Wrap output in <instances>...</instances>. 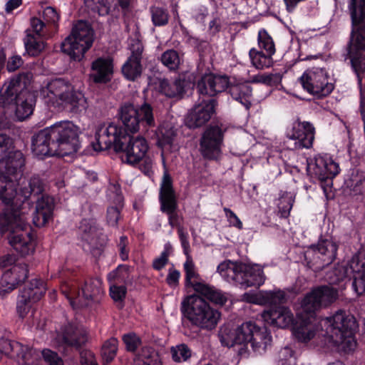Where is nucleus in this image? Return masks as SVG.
I'll return each mask as SVG.
<instances>
[{
  "mask_svg": "<svg viewBox=\"0 0 365 365\" xmlns=\"http://www.w3.org/2000/svg\"><path fill=\"white\" fill-rule=\"evenodd\" d=\"M337 297V289L327 285L318 287L306 294L297 312L299 321L292 330L298 342L343 352L355 349L354 331L356 323L353 316L340 309L320 320L316 317L317 310L333 303Z\"/></svg>",
  "mask_w": 365,
  "mask_h": 365,
  "instance_id": "obj_1",
  "label": "nucleus"
},
{
  "mask_svg": "<svg viewBox=\"0 0 365 365\" xmlns=\"http://www.w3.org/2000/svg\"><path fill=\"white\" fill-rule=\"evenodd\" d=\"M9 175V173L6 170L0 173V199L5 204L22 202L24 207L20 210L0 214V232L17 252L22 256H26L34 252L35 241L28 230V215L23 210L29 205V202L26 200L31 195L42 194L44 184L39 177L33 176L29 180L22 181L17 190Z\"/></svg>",
  "mask_w": 365,
  "mask_h": 365,
  "instance_id": "obj_2",
  "label": "nucleus"
},
{
  "mask_svg": "<svg viewBox=\"0 0 365 365\" xmlns=\"http://www.w3.org/2000/svg\"><path fill=\"white\" fill-rule=\"evenodd\" d=\"M351 32L347 43V58L359 81L365 72V0H350Z\"/></svg>",
  "mask_w": 365,
  "mask_h": 365,
  "instance_id": "obj_3",
  "label": "nucleus"
},
{
  "mask_svg": "<svg viewBox=\"0 0 365 365\" xmlns=\"http://www.w3.org/2000/svg\"><path fill=\"white\" fill-rule=\"evenodd\" d=\"M217 272L226 282L245 289L259 287L264 282L262 269L258 264L225 260L217 266Z\"/></svg>",
  "mask_w": 365,
  "mask_h": 365,
  "instance_id": "obj_4",
  "label": "nucleus"
},
{
  "mask_svg": "<svg viewBox=\"0 0 365 365\" xmlns=\"http://www.w3.org/2000/svg\"><path fill=\"white\" fill-rule=\"evenodd\" d=\"M182 311L190 323L198 328L214 329L220 319V313L197 294L187 296L182 302Z\"/></svg>",
  "mask_w": 365,
  "mask_h": 365,
  "instance_id": "obj_5",
  "label": "nucleus"
},
{
  "mask_svg": "<svg viewBox=\"0 0 365 365\" xmlns=\"http://www.w3.org/2000/svg\"><path fill=\"white\" fill-rule=\"evenodd\" d=\"M93 40L94 31L91 24L79 20L73 24L70 35L62 42L61 48L71 59L80 61L92 46Z\"/></svg>",
  "mask_w": 365,
  "mask_h": 365,
  "instance_id": "obj_6",
  "label": "nucleus"
},
{
  "mask_svg": "<svg viewBox=\"0 0 365 365\" xmlns=\"http://www.w3.org/2000/svg\"><path fill=\"white\" fill-rule=\"evenodd\" d=\"M353 278L352 287L357 295L365 293V250H359L346 264H338L329 274L331 284Z\"/></svg>",
  "mask_w": 365,
  "mask_h": 365,
  "instance_id": "obj_7",
  "label": "nucleus"
},
{
  "mask_svg": "<svg viewBox=\"0 0 365 365\" xmlns=\"http://www.w3.org/2000/svg\"><path fill=\"white\" fill-rule=\"evenodd\" d=\"M61 291L73 309L87 306L93 298L103 293L102 280L98 277L86 282L81 289L75 280L65 282L61 286Z\"/></svg>",
  "mask_w": 365,
  "mask_h": 365,
  "instance_id": "obj_8",
  "label": "nucleus"
},
{
  "mask_svg": "<svg viewBox=\"0 0 365 365\" xmlns=\"http://www.w3.org/2000/svg\"><path fill=\"white\" fill-rule=\"evenodd\" d=\"M36 103L34 93H0V114H14L22 121L33 113Z\"/></svg>",
  "mask_w": 365,
  "mask_h": 365,
  "instance_id": "obj_9",
  "label": "nucleus"
},
{
  "mask_svg": "<svg viewBox=\"0 0 365 365\" xmlns=\"http://www.w3.org/2000/svg\"><path fill=\"white\" fill-rule=\"evenodd\" d=\"M54 143L58 149V155H69L76 153L80 147L78 135L80 128L71 121H59L49 127Z\"/></svg>",
  "mask_w": 365,
  "mask_h": 365,
  "instance_id": "obj_10",
  "label": "nucleus"
},
{
  "mask_svg": "<svg viewBox=\"0 0 365 365\" xmlns=\"http://www.w3.org/2000/svg\"><path fill=\"white\" fill-rule=\"evenodd\" d=\"M125 129L113 123H99L96 125L95 141L91 143L94 150L102 151L114 148L119 152L122 148V142L126 140Z\"/></svg>",
  "mask_w": 365,
  "mask_h": 365,
  "instance_id": "obj_11",
  "label": "nucleus"
},
{
  "mask_svg": "<svg viewBox=\"0 0 365 365\" xmlns=\"http://www.w3.org/2000/svg\"><path fill=\"white\" fill-rule=\"evenodd\" d=\"M14 260L11 255H6L0 259V267L6 269L0 279V297L16 289L27 277L26 264H13Z\"/></svg>",
  "mask_w": 365,
  "mask_h": 365,
  "instance_id": "obj_12",
  "label": "nucleus"
},
{
  "mask_svg": "<svg viewBox=\"0 0 365 365\" xmlns=\"http://www.w3.org/2000/svg\"><path fill=\"white\" fill-rule=\"evenodd\" d=\"M120 116L125 129L133 133L139 130L140 125L155 126L153 108L148 103H144L139 109L125 103L120 108Z\"/></svg>",
  "mask_w": 365,
  "mask_h": 365,
  "instance_id": "obj_13",
  "label": "nucleus"
},
{
  "mask_svg": "<svg viewBox=\"0 0 365 365\" xmlns=\"http://www.w3.org/2000/svg\"><path fill=\"white\" fill-rule=\"evenodd\" d=\"M242 334L245 335L243 348L239 349V354L242 355L250 345L252 350L259 355L264 354L271 346L272 337L266 327L257 326L255 322H247L244 323Z\"/></svg>",
  "mask_w": 365,
  "mask_h": 365,
  "instance_id": "obj_14",
  "label": "nucleus"
},
{
  "mask_svg": "<svg viewBox=\"0 0 365 365\" xmlns=\"http://www.w3.org/2000/svg\"><path fill=\"white\" fill-rule=\"evenodd\" d=\"M88 332L82 327L67 323L57 332L53 344L59 351L66 353L68 348L78 349L88 341Z\"/></svg>",
  "mask_w": 365,
  "mask_h": 365,
  "instance_id": "obj_15",
  "label": "nucleus"
},
{
  "mask_svg": "<svg viewBox=\"0 0 365 365\" xmlns=\"http://www.w3.org/2000/svg\"><path fill=\"white\" fill-rule=\"evenodd\" d=\"M200 94L198 102L188 112L185 118V124L190 128L204 125L215 113L216 101L211 96H208L207 93H200Z\"/></svg>",
  "mask_w": 365,
  "mask_h": 365,
  "instance_id": "obj_16",
  "label": "nucleus"
},
{
  "mask_svg": "<svg viewBox=\"0 0 365 365\" xmlns=\"http://www.w3.org/2000/svg\"><path fill=\"white\" fill-rule=\"evenodd\" d=\"M225 130L218 125H210L202 133L200 150L207 159H217L221 153Z\"/></svg>",
  "mask_w": 365,
  "mask_h": 365,
  "instance_id": "obj_17",
  "label": "nucleus"
},
{
  "mask_svg": "<svg viewBox=\"0 0 365 365\" xmlns=\"http://www.w3.org/2000/svg\"><path fill=\"white\" fill-rule=\"evenodd\" d=\"M126 140L122 142V148L118 153H122L121 160L123 163L135 165L145 157L149 145L146 139L142 136L131 137L125 133Z\"/></svg>",
  "mask_w": 365,
  "mask_h": 365,
  "instance_id": "obj_18",
  "label": "nucleus"
},
{
  "mask_svg": "<svg viewBox=\"0 0 365 365\" xmlns=\"http://www.w3.org/2000/svg\"><path fill=\"white\" fill-rule=\"evenodd\" d=\"M160 202L161 210L168 215L169 225L173 227L177 226L179 224V216L176 212L178 204L173 188L172 180L167 173L164 175L161 183Z\"/></svg>",
  "mask_w": 365,
  "mask_h": 365,
  "instance_id": "obj_19",
  "label": "nucleus"
},
{
  "mask_svg": "<svg viewBox=\"0 0 365 365\" xmlns=\"http://www.w3.org/2000/svg\"><path fill=\"white\" fill-rule=\"evenodd\" d=\"M315 129L309 122L296 120L287 128V138L294 141V149L309 148L314 139Z\"/></svg>",
  "mask_w": 365,
  "mask_h": 365,
  "instance_id": "obj_20",
  "label": "nucleus"
},
{
  "mask_svg": "<svg viewBox=\"0 0 365 365\" xmlns=\"http://www.w3.org/2000/svg\"><path fill=\"white\" fill-rule=\"evenodd\" d=\"M24 165L23 154L19 150H13L11 138L0 135V169L4 167L7 173H14Z\"/></svg>",
  "mask_w": 365,
  "mask_h": 365,
  "instance_id": "obj_21",
  "label": "nucleus"
},
{
  "mask_svg": "<svg viewBox=\"0 0 365 365\" xmlns=\"http://www.w3.org/2000/svg\"><path fill=\"white\" fill-rule=\"evenodd\" d=\"M339 164L328 154L319 155L307 163L308 173L321 181L335 177L339 173Z\"/></svg>",
  "mask_w": 365,
  "mask_h": 365,
  "instance_id": "obj_22",
  "label": "nucleus"
},
{
  "mask_svg": "<svg viewBox=\"0 0 365 365\" xmlns=\"http://www.w3.org/2000/svg\"><path fill=\"white\" fill-rule=\"evenodd\" d=\"M337 245L331 239H322L306 252V258L312 256L313 264L322 268L332 263L336 256Z\"/></svg>",
  "mask_w": 365,
  "mask_h": 365,
  "instance_id": "obj_23",
  "label": "nucleus"
},
{
  "mask_svg": "<svg viewBox=\"0 0 365 365\" xmlns=\"http://www.w3.org/2000/svg\"><path fill=\"white\" fill-rule=\"evenodd\" d=\"M299 80L306 91H333L334 88L322 70L307 71Z\"/></svg>",
  "mask_w": 365,
  "mask_h": 365,
  "instance_id": "obj_24",
  "label": "nucleus"
},
{
  "mask_svg": "<svg viewBox=\"0 0 365 365\" xmlns=\"http://www.w3.org/2000/svg\"><path fill=\"white\" fill-rule=\"evenodd\" d=\"M49 127L40 130L32 138L33 153L39 157L51 156L58 154L56 145H54L53 135Z\"/></svg>",
  "mask_w": 365,
  "mask_h": 365,
  "instance_id": "obj_25",
  "label": "nucleus"
},
{
  "mask_svg": "<svg viewBox=\"0 0 365 365\" xmlns=\"http://www.w3.org/2000/svg\"><path fill=\"white\" fill-rule=\"evenodd\" d=\"M262 318L267 324L282 329L289 327L294 322L292 312L284 306L272 307L264 310Z\"/></svg>",
  "mask_w": 365,
  "mask_h": 365,
  "instance_id": "obj_26",
  "label": "nucleus"
},
{
  "mask_svg": "<svg viewBox=\"0 0 365 365\" xmlns=\"http://www.w3.org/2000/svg\"><path fill=\"white\" fill-rule=\"evenodd\" d=\"M113 60L111 57H98L92 62L91 78L96 83H107L113 74Z\"/></svg>",
  "mask_w": 365,
  "mask_h": 365,
  "instance_id": "obj_27",
  "label": "nucleus"
},
{
  "mask_svg": "<svg viewBox=\"0 0 365 365\" xmlns=\"http://www.w3.org/2000/svg\"><path fill=\"white\" fill-rule=\"evenodd\" d=\"M46 290L43 281L33 279L20 291L17 300L25 299V304L34 308V304L41 299Z\"/></svg>",
  "mask_w": 365,
  "mask_h": 365,
  "instance_id": "obj_28",
  "label": "nucleus"
},
{
  "mask_svg": "<svg viewBox=\"0 0 365 365\" xmlns=\"http://www.w3.org/2000/svg\"><path fill=\"white\" fill-rule=\"evenodd\" d=\"M54 208L53 199L48 195H42L36 202L33 222L36 227L44 226L52 217Z\"/></svg>",
  "mask_w": 365,
  "mask_h": 365,
  "instance_id": "obj_29",
  "label": "nucleus"
},
{
  "mask_svg": "<svg viewBox=\"0 0 365 365\" xmlns=\"http://www.w3.org/2000/svg\"><path fill=\"white\" fill-rule=\"evenodd\" d=\"M183 270L185 287H191L197 292L205 283L199 274L191 256L186 257V260L183 264Z\"/></svg>",
  "mask_w": 365,
  "mask_h": 365,
  "instance_id": "obj_30",
  "label": "nucleus"
},
{
  "mask_svg": "<svg viewBox=\"0 0 365 365\" xmlns=\"http://www.w3.org/2000/svg\"><path fill=\"white\" fill-rule=\"evenodd\" d=\"M113 192V202L116 206H110L107 210V222L110 226H116L120 219V207L123 204V196L120 187L118 184H110L108 187V196L111 198L110 193Z\"/></svg>",
  "mask_w": 365,
  "mask_h": 365,
  "instance_id": "obj_31",
  "label": "nucleus"
},
{
  "mask_svg": "<svg viewBox=\"0 0 365 365\" xmlns=\"http://www.w3.org/2000/svg\"><path fill=\"white\" fill-rule=\"evenodd\" d=\"M243 327L244 323L233 330L227 327H222L219 333L221 344L227 347L234 346L235 345H241L243 346L245 340V335L242 334Z\"/></svg>",
  "mask_w": 365,
  "mask_h": 365,
  "instance_id": "obj_32",
  "label": "nucleus"
},
{
  "mask_svg": "<svg viewBox=\"0 0 365 365\" xmlns=\"http://www.w3.org/2000/svg\"><path fill=\"white\" fill-rule=\"evenodd\" d=\"M26 36L24 38L25 53L31 57L38 56L45 49L46 43L42 38L34 35L30 30H26Z\"/></svg>",
  "mask_w": 365,
  "mask_h": 365,
  "instance_id": "obj_33",
  "label": "nucleus"
},
{
  "mask_svg": "<svg viewBox=\"0 0 365 365\" xmlns=\"http://www.w3.org/2000/svg\"><path fill=\"white\" fill-rule=\"evenodd\" d=\"M65 94V108L71 113L85 111L88 108L87 98L83 93H62Z\"/></svg>",
  "mask_w": 365,
  "mask_h": 365,
  "instance_id": "obj_34",
  "label": "nucleus"
},
{
  "mask_svg": "<svg viewBox=\"0 0 365 365\" xmlns=\"http://www.w3.org/2000/svg\"><path fill=\"white\" fill-rule=\"evenodd\" d=\"M200 297L205 298L212 303L224 305L229 299V294L214 286L205 284L197 292Z\"/></svg>",
  "mask_w": 365,
  "mask_h": 365,
  "instance_id": "obj_35",
  "label": "nucleus"
},
{
  "mask_svg": "<svg viewBox=\"0 0 365 365\" xmlns=\"http://www.w3.org/2000/svg\"><path fill=\"white\" fill-rule=\"evenodd\" d=\"M345 183L356 194L365 193V172L356 169L351 170Z\"/></svg>",
  "mask_w": 365,
  "mask_h": 365,
  "instance_id": "obj_36",
  "label": "nucleus"
},
{
  "mask_svg": "<svg viewBox=\"0 0 365 365\" xmlns=\"http://www.w3.org/2000/svg\"><path fill=\"white\" fill-rule=\"evenodd\" d=\"M32 80L31 73H21L11 78L4 91H29V86Z\"/></svg>",
  "mask_w": 365,
  "mask_h": 365,
  "instance_id": "obj_37",
  "label": "nucleus"
},
{
  "mask_svg": "<svg viewBox=\"0 0 365 365\" xmlns=\"http://www.w3.org/2000/svg\"><path fill=\"white\" fill-rule=\"evenodd\" d=\"M155 135L157 144L159 147L163 150L172 148L176 135L173 127L170 125H160L158 128Z\"/></svg>",
  "mask_w": 365,
  "mask_h": 365,
  "instance_id": "obj_38",
  "label": "nucleus"
},
{
  "mask_svg": "<svg viewBox=\"0 0 365 365\" xmlns=\"http://www.w3.org/2000/svg\"><path fill=\"white\" fill-rule=\"evenodd\" d=\"M249 57L252 66L257 69L271 67L273 64L272 55L252 48L249 51Z\"/></svg>",
  "mask_w": 365,
  "mask_h": 365,
  "instance_id": "obj_39",
  "label": "nucleus"
},
{
  "mask_svg": "<svg viewBox=\"0 0 365 365\" xmlns=\"http://www.w3.org/2000/svg\"><path fill=\"white\" fill-rule=\"evenodd\" d=\"M174 84L177 88V91H193L197 88L196 76L192 73L185 72L178 75L175 80Z\"/></svg>",
  "mask_w": 365,
  "mask_h": 365,
  "instance_id": "obj_40",
  "label": "nucleus"
},
{
  "mask_svg": "<svg viewBox=\"0 0 365 365\" xmlns=\"http://www.w3.org/2000/svg\"><path fill=\"white\" fill-rule=\"evenodd\" d=\"M151 21L155 27L165 26L169 23L170 14L168 9L162 6L150 7Z\"/></svg>",
  "mask_w": 365,
  "mask_h": 365,
  "instance_id": "obj_41",
  "label": "nucleus"
},
{
  "mask_svg": "<svg viewBox=\"0 0 365 365\" xmlns=\"http://www.w3.org/2000/svg\"><path fill=\"white\" fill-rule=\"evenodd\" d=\"M44 103L51 111H60L65 108V94L62 93H43Z\"/></svg>",
  "mask_w": 365,
  "mask_h": 365,
  "instance_id": "obj_42",
  "label": "nucleus"
},
{
  "mask_svg": "<svg viewBox=\"0 0 365 365\" xmlns=\"http://www.w3.org/2000/svg\"><path fill=\"white\" fill-rule=\"evenodd\" d=\"M135 365H162L158 353L150 347L143 348L138 356Z\"/></svg>",
  "mask_w": 365,
  "mask_h": 365,
  "instance_id": "obj_43",
  "label": "nucleus"
},
{
  "mask_svg": "<svg viewBox=\"0 0 365 365\" xmlns=\"http://www.w3.org/2000/svg\"><path fill=\"white\" fill-rule=\"evenodd\" d=\"M257 43L260 51H264L269 55H274L276 52L275 44L272 37L265 29H261L257 34Z\"/></svg>",
  "mask_w": 365,
  "mask_h": 365,
  "instance_id": "obj_44",
  "label": "nucleus"
},
{
  "mask_svg": "<svg viewBox=\"0 0 365 365\" xmlns=\"http://www.w3.org/2000/svg\"><path fill=\"white\" fill-rule=\"evenodd\" d=\"M93 220L83 219L79 226V235L82 240L91 244L96 235L97 229Z\"/></svg>",
  "mask_w": 365,
  "mask_h": 365,
  "instance_id": "obj_45",
  "label": "nucleus"
},
{
  "mask_svg": "<svg viewBox=\"0 0 365 365\" xmlns=\"http://www.w3.org/2000/svg\"><path fill=\"white\" fill-rule=\"evenodd\" d=\"M160 61L170 71H177L180 64L179 53L173 48L164 51L161 54Z\"/></svg>",
  "mask_w": 365,
  "mask_h": 365,
  "instance_id": "obj_46",
  "label": "nucleus"
},
{
  "mask_svg": "<svg viewBox=\"0 0 365 365\" xmlns=\"http://www.w3.org/2000/svg\"><path fill=\"white\" fill-rule=\"evenodd\" d=\"M118 341L115 338H110L108 339L101 349V356L103 361V364H109L115 359L118 350Z\"/></svg>",
  "mask_w": 365,
  "mask_h": 365,
  "instance_id": "obj_47",
  "label": "nucleus"
},
{
  "mask_svg": "<svg viewBox=\"0 0 365 365\" xmlns=\"http://www.w3.org/2000/svg\"><path fill=\"white\" fill-rule=\"evenodd\" d=\"M143 71L142 64L127 60L122 67V73L128 79L135 81L140 76Z\"/></svg>",
  "mask_w": 365,
  "mask_h": 365,
  "instance_id": "obj_48",
  "label": "nucleus"
},
{
  "mask_svg": "<svg viewBox=\"0 0 365 365\" xmlns=\"http://www.w3.org/2000/svg\"><path fill=\"white\" fill-rule=\"evenodd\" d=\"M215 74L212 73H205L197 80V91H220L215 88Z\"/></svg>",
  "mask_w": 365,
  "mask_h": 365,
  "instance_id": "obj_49",
  "label": "nucleus"
},
{
  "mask_svg": "<svg viewBox=\"0 0 365 365\" xmlns=\"http://www.w3.org/2000/svg\"><path fill=\"white\" fill-rule=\"evenodd\" d=\"M215 88L218 87L220 91H226L227 89H232L233 87H238L242 83L235 77H228L226 75H215Z\"/></svg>",
  "mask_w": 365,
  "mask_h": 365,
  "instance_id": "obj_50",
  "label": "nucleus"
},
{
  "mask_svg": "<svg viewBox=\"0 0 365 365\" xmlns=\"http://www.w3.org/2000/svg\"><path fill=\"white\" fill-rule=\"evenodd\" d=\"M188 42L198 53L200 60H203L210 49V43L206 40L200 39L197 37L189 36Z\"/></svg>",
  "mask_w": 365,
  "mask_h": 365,
  "instance_id": "obj_51",
  "label": "nucleus"
},
{
  "mask_svg": "<svg viewBox=\"0 0 365 365\" xmlns=\"http://www.w3.org/2000/svg\"><path fill=\"white\" fill-rule=\"evenodd\" d=\"M279 78L274 75H255L251 78L250 80L248 81H243L242 79L239 80L242 86H245L247 90V91H250V89L249 85L250 83H264L267 85H272V83L277 81Z\"/></svg>",
  "mask_w": 365,
  "mask_h": 365,
  "instance_id": "obj_52",
  "label": "nucleus"
},
{
  "mask_svg": "<svg viewBox=\"0 0 365 365\" xmlns=\"http://www.w3.org/2000/svg\"><path fill=\"white\" fill-rule=\"evenodd\" d=\"M170 351L173 361L176 362L185 361L191 356V350L185 344L173 346Z\"/></svg>",
  "mask_w": 365,
  "mask_h": 365,
  "instance_id": "obj_53",
  "label": "nucleus"
},
{
  "mask_svg": "<svg viewBox=\"0 0 365 365\" xmlns=\"http://www.w3.org/2000/svg\"><path fill=\"white\" fill-rule=\"evenodd\" d=\"M294 202V197L292 194L287 192L282 195L278 203V207L282 217H287L289 216Z\"/></svg>",
  "mask_w": 365,
  "mask_h": 365,
  "instance_id": "obj_54",
  "label": "nucleus"
},
{
  "mask_svg": "<svg viewBox=\"0 0 365 365\" xmlns=\"http://www.w3.org/2000/svg\"><path fill=\"white\" fill-rule=\"evenodd\" d=\"M43 21L48 26L57 29L58 21L60 19V14L57 10L52 6H47L43 12Z\"/></svg>",
  "mask_w": 365,
  "mask_h": 365,
  "instance_id": "obj_55",
  "label": "nucleus"
},
{
  "mask_svg": "<svg viewBox=\"0 0 365 365\" xmlns=\"http://www.w3.org/2000/svg\"><path fill=\"white\" fill-rule=\"evenodd\" d=\"M48 26L41 19L33 17L31 19V28L26 30H30L31 33L34 34L40 38L45 36L47 34V27Z\"/></svg>",
  "mask_w": 365,
  "mask_h": 365,
  "instance_id": "obj_56",
  "label": "nucleus"
},
{
  "mask_svg": "<svg viewBox=\"0 0 365 365\" xmlns=\"http://www.w3.org/2000/svg\"><path fill=\"white\" fill-rule=\"evenodd\" d=\"M264 304H277L282 302L285 299L283 291H265L264 292Z\"/></svg>",
  "mask_w": 365,
  "mask_h": 365,
  "instance_id": "obj_57",
  "label": "nucleus"
},
{
  "mask_svg": "<svg viewBox=\"0 0 365 365\" xmlns=\"http://www.w3.org/2000/svg\"><path fill=\"white\" fill-rule=\"evenodd\" d=\"M113 1V0H92L93 4L92 9L97 11L100 16L108 15Z\"/></svg>",
  "mask_w": 365,
  "mask_h": 365,
  "instance_id": "obj_58",
  "label": "nucleus"
},
{
  "mask_svg": "<svg viewBox=\"0 0 365 365\" xmlns=\"http://www.w3.org/2000/svg\"><path fill=\"white\" fill-rule=\"evenodd\" d=\"M232 98L249 109L252 103H257L252 96V93H231Z\"/></svg>",
  "mask_w": 365,
  "mask_h": 365,
  "instance_id": "obj_59",
  "label": "nucleus"
},
{
  "mask_svg": "<svg viewBox=\"0 0 365 365\" xmlns=\"http://www.w3.org/2000/svg\"><path fill=\"white\" fill-rule=\"evenodd\" d=\"M123 341L129 351H135L141 343L140 338L133 332L124 334Z\"/></svg>",
  "mask_w": 365,
  "mask_h": 365,
  "instance_id": "obj_60",
  "label": "nucleus"
},
{
  "mask_svg": "<svg viewBox=\"0 0 365 365\" xmlns=\"http://www.w3.org/2000/svg\"><path fill=\"white\" fill-rule=\"evenodd\" d=\"M264 291L259 292H248L242 294V300L255 304H264Z\"/></svg>",
  "mask_w": 365,
  "mask_h": 365,
  "instance_id": "obj_61",
  "label": "nucleus"
},
{
  "mask_svg": "<svg viewBox=\"0 0 365 365\" xmlns=\"http://www.w3.org/2000/svg\"><path fill=\"white\" fill-rule=\"evenodd\" d=\"M41 354L45 361L49 365H63L62 359L50 349H43Z\"/></svg>",
  "mask_w": 365,
  "mask_h": 365,
  "instance_id": "obj_62",
  "label": "nucleus"
},
{
  "mask_svg": "<svg viewBox=\"0 0 365 365\" xmlns=\"http://www.w3.org/2000/svg\"><path fill=\"white\" fill-rule=\"evenodd\" d=\"M143 49V46L140 42L133 43L130 48L131 54L127 60L141 63Z\"/></svg>",
  "mask_w": 365,
  "mask_h": 365,
  "instance_id": "obj_63",
  "label": "nucleus"
},
{
  "mask_svg": "<svg viewBox=\"0 0 365 365\" xmlns=\"http://www.w3.org/2000/svg\"><path fill=\"white\" fill-rule=\"evenodd\" d=\"M178 236L180 240L181 246L183 250V253L186 257H190V246L189 242V235L185 231L183 227H179L178 229Z\"/></svg>",
  "mask_w": 365,
  "mask_h": 365,
  "instance_id": "obj_64",
  "label": "nucleus"
}]
</instances>
